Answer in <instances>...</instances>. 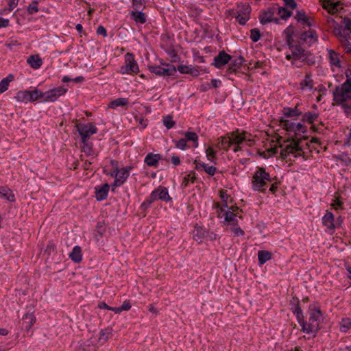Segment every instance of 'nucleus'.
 <instances>
[{"instance_id":"nucleus-18","label":"nucleus","mask_w":351,"mask_h":351,"mask_svg":"<svg viewBox=\"0 0 351 351\" xmlns=\"http://www.w3.org/2000/svg\"><path fill=\"white\" fill-rule=\"evenodd\" d=\"M208 235V231L202 226L196 225L193 231V238L199 243Z\"/></svg>"},{"instance_id":"nucleus-39","label":"nucleus","mask_w":351,"mask_h":351,"mask_svg":"<svg viewBox=\"0 0 351 351\" xmlns=\"http://www.w3.org/2000/svg\"><path fill=\"white\" fill-rule=\"evenodd\" d=\"M206 156L207 159L210 161L211 162H213L216 164L217 160V150L214 149L212 146H208L206 150H205Z\"/></svg>"},{"instance_id":"nucleus-3","label":"nucleus","mask_w":351,"mask_h":351,"mask_svg":"<svg viewBox=\"0 0 351 351\" xmlns=\"http://www.w3.org/2000/svg\"><path fill=\"white\" fill-rule=\"evenodd\" d=\"M269 173L263 167H258L252 178V188L255 191L265 193L268 182H273Z\"/></svg>"},{"instance_id":"nucleus-61","label":"nucleus","mask_w":351,"mask_h":351,"mask_svg":"<svg viewBox=\"0 0 351 351\" xmlns=\"http://www.w3.org/2000/svg\"><path fill=\"white\" fill-rule=\"evenodd\" d=\"M343 203L341 202L339 198H336L333 200V202L331 204V206L337 210L338 209H343Z\"/></svg>"},{"instance_id":"nucleus-50","label":"nucleus","mask_w":351,"mask_h":351,"mask_svg":"<svg viewBox=\"0 0 351 351\" xmlns=\"http://www.w3.org/2000/svg\"><path fill=\"white\" fill-rule=\"evenodd\" d=\"M251 40L256 43L261 38V32L258 28H253L250 30V36Z\"/></svg>"},{"instance_id":"nucleus-6","label":"nucleus","mask_w":351,"mask_h":351,"mask_svg":"<svg viewBox=\"0 0 351 351\" xmlns=\"http://www.w3.org/2000/svg\"><path fill=\"white\" fill-rule=\"evenodd\" d=\"M76 128L81 136L82 143L87 141L92 134H96L98 131L93 123H79L76 125Z\"/></svg>"},{"instance_id":"nucleus-28","label":"nucleus","mask_w":351,"mask_h":351,"mask_svg":"<svg viewBox=\"0 0 351 351\" xmlns=\"http://www.w3.org/2000/svg\"><path fill=\"white\" fill-rule=\"evenodd\" d=\"M274 12L271 10L264 11L259 16L260 23L263 25L271 23L273 20Z\"/></svg>"},{"instance_id":"nucleus-36","label":"nucleus","mask_w":351,"mask_h":351,"mask_svg":"<svg viewBox=\"0 0 351 351\" xmlns=\"http://www.w3.org/2000/svg\"><path fill=\"white\" fill-rule=\"evenodd\" d=\"M329 60L330 64L332 66H335L336 67L340 68L341 64H340V60L339 58V54L336 53L332 49L329 50Z\"/></svg>"},{"instance_id":"nucleus-4","label":"nucleus","mask_w":351,"mask_h":351,"mask_svg":"<svg viewBox=\"0 0 351 351\" xmlns=\"http://www.w3.org/2000/svg\"><path fill=\"white\" fill-rule=\"evenodd\" d=\"M139 71L138 65L134 59L132 53H127L125 55L124 64L120 67L119 73L122 75L130 74L136 75Z\"/></svg>"},{"instance_id":"nucleus-58","label":"nucleus","mask_w":351,"mask_h":351,"mask_svg":"<svg viewBox=\"0 0 351 351\" xmlns=\"http://www.w3.org/2000/svg\"><path fill=\"white\" fill-rule=\"evenodd\" d=\"M56 245L53 243L49 241L46 247L45 253L49 256L56 251Z\"/></svg>"},{"instance_id":"nucleus-64","label":"nucleus","mask_w":351,"mask_h":351,"mask_svg":"<svg viewBox=\"0 0 351 351\" xmlns=\"http://www.w3.org/2000/svg\"><path fill=\"white\" fill-rule=\"evenodd\" d=\"M219 196H220L221 199H222V201L223 202V203H225L226 207H228L227 202H228V199L230 196L227 194L226 191L221 190L219 191Z\"/></svg>"},{"instance_id":"nucleus-60","label":"nucleus","mask_w":351,"mask_h":351,"mask_svg":"<svg viewBox=\"0 0 351 351\" xmlns=\"http://www.w3.org/2000/svg\"><path fill=\"white\" fill-rule=\"evenodd\" d=\"M297 132H301L304 134L306 133L307 132V128L302 125V123H298L297 124H295V135H297Z\"/></svg>"},{"instance_id":"nucleus-7","label":"nucleus","mask_w":351,"mask_h":351,"mask_svg":"<svg viewBox=\"0 0 351 351\" xmlns=\"http://www.w3.org/2000/svg\"><path fill=\"white\" fill-rule=\"evenodd\" d=\"M251 11L252 9L249 4H238V10L235 14L232 15V17H235L240 25H245L250 19Z\"/></svg>"},{"instance_id":"nucleus-51","label":"nucleus","mask_w":351,"mask_h":351,"mask_svg":"<svg viewBox=\"0 0 351 351\" xmlns=\"http://www.w3.org/2000/svg\"><path fill=\"white\" fill-rule=\"evenodd\" d=\"M110 335L111 332L110 329L101 330L99 332V340L103 341L104 342L101 343H104L107 341Z\"/></svg>"},{"instance_id":"nucleus-37","label":"nucleus","mask_w":351,"mask_h":351,"mask_svg":"<svg viewBox=\"0 0 351 351\" xmlns=\"http://www.w3.org/2000/svg\"><path fill=\"white\" fill-rule=\"evenodd\" d=\"M280 125L287 132H294L295 123L283 118L280 119Z\"/></svg>"},{"instance_id":"nucleus-15","label":"nucleus","mask_w":351,"mask_h":351,"mask_svg":"<svg viewBox=\"0 0 351 351\" xmlns=\"http://www.w3.org/2000/svg\"><path fill=\"white\" fill-rule=\"evenodd\" d=\"M322 223L328 229L334 230L337 225H335V217L332 212L327 211L324 216L322 217Z\"/></svg>"},{"instance_id":"nucleus-44","label":"nucleus","mask_w":351,"mask_h":351,"mask_svg":"<svg viewBox=\"0 0 351 351\" xmlns=\"http://www.w3.org/2000/svg\"><path fill=\"white\" fill-rule=\"evenodd\" d=\"M185 139L187 141H192L193 144V147L197 148L198 147V136L195 132H186L184 133Z\"/></svg>"},{"instance_id":"nucleus-52","label":"nucleus","mask_w":351,"mask_h":351,"mask_svg":"<svg viewBox=\"0 0 351 351\" xmlns=\"http://www.w3.org/2000/svg\"><path fill=\"white\" fill-rule=\"evenodd\" d=\"M163 123L167 129L173 128L176 124L172 117L169 115L163 117Z\"/></svg>"},{"instance_id":"nucleus-40","label":"nucleus","mask_w":351,"mask_h":351,"mask_svg":"<svg viewBox=\"0 0 351 351\" xmlns=\"http://www.w3.org/2000/svg\"><path fill=\"white\" fill-rule=\"evenodd\" d=\"M196 174L194 171H191L183 178L182 186L187 187L190 182L194 183L197 180Z\"/></svg>"},{"instance_id":"nucleus-34","label":"nucleus","mask_w":351,"mask_h":351,"mask_svg":"<svg viewBox=\"0 0 351 351\" xmlns=\"http://www.w3.org/2000/svg\"><path fill=\"white\" fill-rule=\"evenodd\" d=\"M300 86L302 90H304L305 88H308L309 90L313 89V81L311 79V74H306L304 80L300 83Z\"/></svg>"},{"instance_id":"nucleus-42","label":"nucleus","mask_w":351,"mask_h":351,"mask_svg":"<svg viewBox=\"0 0 351 351\" xmlns=\"http://www.w3.org/2000/svg\"><path fill=\"white\" fill-rule=\"evenodd\" d=\"M24 321L23 324H25V327L29 330L36 322V317L32 313H26L23 317Z\"/></svg>"},{"instance_id":"nucleus-1","label":"nucleus","mask_w":351,"mask_h":351,"mask_svg":"<svg viewBox=\"0 0 351 351\" xmlns=\"http://www.w3.org/2000/svg\"><path fill=\"white\" fill-rule=\"evenodd\" d=\"M308 321L307 322L306 328H304V332L306 334H313L315 337L321 329L320 321L322 317V313L320 307L315 304H311L308 306Z\"/></svg>"},{"instance_id":"nucleus-57","label":"nucleus","mask_w":351,"mask_h":351,"mask_svg":"<svg viewBox=\"0 0 351 351\" xmlns=\"http://www.w3.org/2000/svg\"><path fill=\"white\" fill-rule=\"evenodd\" d=\"M83 143V147H82V152L86 153L87 156H89L91 154L92 149H93V145L92 143H88L87 141Z\"/></svg>"},{"instance_id":"nucleus-59","label":"nucleus","mask_w":351,"mask_h":351,"mask_svg":"<svg viewBox=\"0 0 351 351\" xmlns=\"http://www.w3.org/2000/svg\"><path fill=\"white\" fill-rule=\"evenodd\" d=\"M295 33V27L293 25H290L283 32L285 37H291Z\"/></svg>"},{"instance_id":"nucleus-22","label":"nucleus","mask_w":351,"mask_h":351,"mask_svg":"<svg viewBox=\"0 0 351 351\" xmlns=\"http://www.w3.org/2000/svg\"><path fill=\"white\" fill-rule=\"evenodd\" d=\"M302 121L307 123L308 124H313L315 121L317 119L319 116L318 112H307L302 113Z\"/></svg>"},{"instance_id":"nucleus-25","label":"nucleus","mask_w":351,"mask_h":351,"mask_svg":"<svg viewBox=\"0 0 351 351\" xmlns=\"http://www.w3.org/2000/svg\"><path fill=\"white\" fill-rule=\"evenodd\" d=\"M282 112L285 117H295L302 114V112L300 110L297 106L295 108L285 107Z\"/></svg>"},{"instance_id":"nucleus-12","label":"nucleus","mask_w":351,"mask_h":351,"mask_svg":"<svg viewBox=\"0 0 351 351\" xmlns=\"http://www.w3.org/2000/svg\"><path fill=\"white\" fill-rule=\"evenodd\" d=\"M232 58V57L230 55L223 50L219 51L218 55L214 58L213 62L211 65L217 69H221L223 66L227 64Z\"/></svg>"},{"instance_id":"nucleus-8","label":"nucleus","mask_w":351,"mask_h":351,"mask_svg":"<svg viewBox=\"0 0 351 351\" xmlns=\"http://www.w3.org/2000/svg\"><path fill=\"white\" fill-rule=\"evenodd\" d=\"M230 135L232 138V144L241 145L244 142L247 143V145L249 146H252L254 144V141L250 138L251 134L247 132L239 133V130H237L236 131L232 132Z\"/></svg>"},{"instance_id":"nucleus-53","label":"nucleus","mask_w":351,"mask_h":351,"mask_svg":"<svg viewBox=\"0 0 351 351\" xmlns=\"http://www.w3.org/2000/svg\"><path fill=\"white\" fill-rule=\"evenodd\" d=\"M39 10L40 9L38 8V4L36 1H32L27 7V12L29 14H34Z\"/></svg>"},{"instance_id":"nucleus-14","label":"nucleus","mask_w":351,"mask_h":351,"mask_svg":"<svg viewBox=\"0 0 351 351\" xmlns=\"http://www.w3.org/2000/svg\"><path fill=\"white\" fill-rule=\"evenodd\" d=\"M162 159V156L160 154L148 153L145 159L144 162L149 167H158L159 161Z\"/></svg>"},{"instance_id":"nucleus-47","label":"nucleus","mask_w":351,"mask_h":351,"mask_svg":"<svg viewBox=\"0 0 351 351\" xmlns=\"http://www.w3.org/2000/svg\"><path fill=\"white\" fill-rule=\"evenodd\" d=\"M291 50V54H287L286 56V59L290 60L291 59H299V52L300 48L299 45H295L294 47H291L289 48Z\"/></svg>"},{"instance_id":"nucleus-32","label":"nucleus","mask_w":351,"mask_h":351,"mask_svg":"<svg viewBox=\"0 0 351 351\" xmlns=\"http://www.w3.org/2000/svg\"><path fill=\"white\" fill-rule=\"evenodd\" d=\"M29 90H19L16 93L14 99L19 102L27 104L29 102Z\"/></svg>"},{"instance_id":"nucleus-29","label":"nucleus","mask_w":351,"mask_h":351,"mask_svg":"<svg viewBox=\"0 0 351 351\" xmlns=\"http://www.w3.org/2000/svg\"><path fill=\"white\" fill-rule=\"evenodd\" d=\"M27 63L30 65V66L34 69H39L42 64L43 60L38 56V55L31 56L27 59Z\"/></svg>"},{"instance_id":"nucleus-13","label":"nucleus","mask_w":351,"mask_h":351,"mask_svg":"<svg viewBox=\"0 0 351 351\" xmlns=\"http://www.w3.org/2000/svg\"><path fill=\"white\" fill-rule=\"evenodd\" d=\"M308 136H304L302 137V139H307ZM287 142H290V144L287 145L286 147L284 149L285 152H287L289 154H294L295 152H302V147L300 145L302 138H300L298 140L295 139L294 138H288Z\"/></svg>"},{"instance_id":"nucleus-27","label":"nucleus","mask_w":351,"mask_h":351,"mask_svg":"<svg viewBox=\"0 0 351 351\" xmlns=\"http://www.w3.org/2000/svg\"><path fill=\"white\" fill-rule=\"evenodd\" d=\"M218 139L220 141L222 149L226 152H227L232 145V141L230 134H228L226 136H220L218 138Z\"/></svg>"},{"instance_id":"nucleus-2","label":"nucleus","mask_w":351,"mask_h":351,"mask_svg":"<svg viewBox=\"0 0 351 351\" xmlns=\"http://www.w3.org/2000/svg\"><path fill=\"white\" fill-rule=\"evenodd\" d=\"M345 75L346 81L341 86H336L332 91L333 100L337 103L351 99V67L348 68Z\"/></svg>"},{"instance_id":"nucleus-11","label":"nucleus","mask_w":351,"mask_h":351,"mask_svg":"<svg viewBox=\"0 0 351 351\" xmlns=\"http://www.w3.org/2000/svg\"><path fill=\"white\" fill-rule=\"evenodd\" d=\"M298 37L300 40L306 43L308 47H311L313 43H317L318 41V35L317 32L312 29L300 33Z\"/></svg>"},{"instance_id":"nucleus-10","label":"nucleus","mask_w":351,"mask_h":351,"mask_svg":"<svg viewBox=\"0 0 351 351\" xmlns=\"http://www.w3.org/2000/svg\"><path fill=\"white\" fill-rule=\"evenodd\" d=\"M149 71L158 76H172L176 73V68L171 64H167L166 67L160 66H148Z\"/></svg>"},{"instance_id":"nucleus-16","label":"nucleus","mask_w":351,"mask_h":351,"mask_svg":"<svg viewBox=\"0 0 351 351\" xmlns=\"http://www.w3.org/2000/svg\"><path fill=\"white\" fill-rule=\"evenodd\" d=\"M230 209L232 210V211L230 210H225L223 208H219L217 210V217L219 218H221L224 216L225 221L228 222L230 220H232V218L237 217V213H234L235 210L233 208V207H231Z\"/></svg>"},{"instance_id":"nucleus-62","label":"nucleus","mask_w":351,"mask_h":351,"mask_svg":"<svg viewBox=\"0 0 351 351\" xmlns=\"http://www.w3.org/2000/svg\"><path fill=\"white\" fill-rule=\"evenodd\" d=\"M134 10H139L143 3H145V0H132Z\"/></svg>"},{"instance_id":"nucleus-5","label":"nucleus","mask_w":351,"mask_h":351,"mask_svg":"<svg viewBox=\"0 0 351 351\" xmlns=\"http://www.w3.org/2000/svg\"><path fill=\"white\" fill-rule=\"evenodd\" d=\"M334 29L332 31L335 36L337 37H343L346 40V36L344 34V31L348 30L350 32V35L349 38H351V17L345 16L341 18L340 23L338 24L336 21L332 20Z\"/></svg>"},{"instance_id":"nucleus-17","label":"nucleus","mask_w":351,"mask_h":351,"mask_svg":"<svg viewBox=\"0 0 351 351\" xmlns=\"http://www.w3.org/2000/svg\"><path fill=\"white\" fill-rule=\"evenodd\" d=\"M178 71L180 73L183 74H189L193 77H197L199 74V71L196 67H193L192 66H186L180 64L178 65L176 71Z\"/></svg>"},{"instance_id":"nucleus-49","label":"nucleus","mask_w":351,"mask_h":351,"mask_svg":"<svg viewBox=\"0 0 351 351\" xmlns=\"http://www.w3.org/2000/svg\"><path fill=\"white\" fill-rule=\"evenodd\" d=\"M173 142L175 143L176 147L181 150H185L189 147L186 143V139L185 138H180L179 140L173 139Z\"/></svg>"},{"instance_id":"nucleus-24","label":"nucleus","mask_w":351,"mask_h":351,"mask_svg":"<svg viewBox=\"0 0 351 351\" xmlns=\"http://www.w3.org/2000/svg\"><path fill=\"white\" fill-rule=\"evenodd\" d=\"M69 257L74 263H80L82 260V248L78 245L75 246L69 254Z\"/></svg>"},{"instance_id":"nucleus-45","label":"nucleus","mask_w":351,"mask_h":351,"mask_svg":"<svg viewBox=\"0 0 351 351\" xmlns=\"http://www.w3.org/2000/svg\"><path fill=\"white\" fill-rule=\"evenodd\" d=\"M129 176V173L127 170L121 169L115 172L114 178H117L121 183L124 184Z\"/></svg>"},{"instance_id":"nucleus-21","label":"nucleus","mask_w":351,"mask_h":351,"mask_svg":"<svg viewBox=\"0 0 351 351\" xmlns=\"http://www.w3.org/2000/svg\"><path fill=\"white\" fill-rule=\"evenodd\" d=\"M130 15L131 19H133L136 23L144 24L147 21V16L145 14L139 10H132L130 12Z\"/></svg>"},{"instance_id":"nucleus-63","label":"nucleus","mask_w":351,"mask_h":351,"mask_svg":"<svg viewBox=\"0 0 351 351\" xmlns=\"http://www.w3.org/2000/svg\"><path fill=\"white\" fill-rule=\"evenodd\" d=\"M286 7L289 8L292 10L297 8V3L295 0H282Z\"/></svg>"},{"instance_id":"nucleus-56","label":"nucleus","mask_w":351,"mask_h":351,"mask_svg":"<svg viewBox=\"0 0 351 351\" xmlns=\"http://www.w3.org/2000/svg\"><path fill=\"white\" fill-rule=\"evenodd\" d=\"M204 171L209 176H213L217 172V168L215 166H209L208 165L206 164L204 168Z\"/></svg>"},{"instance_id":"nucleus-26","label":"nucleus","mask_w":351,"mask_h":351,"mask_svg":"<svg viewBox=\"0 0 351 351\" xmlns=\"http://www.w3.org/2000/svg\"><path fill=\"white\" fill-rule=\"evenodd\" d=\"M295 19L298 22L304 23L308 27L312 26V19L307 16L304 11H297Z\"/></svg>"},{"instance_id":"nucleus-20","label":"nucleus","mask_w":351,"mask_h":351,"mask_svg":"<svg viewBox=\"0 0 351 351\" xmlns=\"http://www.w3.org/2000/svg\"><path fill=\"white\" fill-rule=\"evenodd\" d=\"M244 61L245 60L241 56L234 59L230 64L228 71L230 73H236L241 68Z\"/></svg>"},{"instance_id":"nucleus-41","label":"nucleus","mask_w":351,"mask_h":351,"mask_svg":"<svg viewBox=\"0 0 351 351\" xmlns=\"http://www.w3.org/2000/svg\"><path fill=\"white\" fill-rule=\"evenodd\" d=\"M128 104L127 98H118L110 102L108 107L110 108L115 109L119 106H124Z\"/></svg>"},{"instance_id":"nucleus-46","label":"nucleus","mask_w":351,"mask_h":351,"mask_svg":"<svg viewBox=\"0 0 351 351\" xmlns=\"http://www.w3.org/2000/svg\"><path fill=\"white\" fill-rule=\"evenodd\" d=\"M289 305H290V310L292 311V313L297 311V310L302 309L300 304V300L299 298L294 295L291 298V299L289 301Z\"/></svg>"},{"instance_id":"nucleus-55","label":"nucleus","mask_w":351,"mask_h":351,"mask_svg":"<svg viewBox=\"0 0 351 351\" xmlns=\"http://www.w3.org/2000/svg\"><path fill=\"white\" fill-rule=\"evenodd\" d=\"M300 52H299V58H303L302 60H306V58L311 55V53L309 51L305 50L303 49L300 45H299Z\"/></svg>"},{"instance_id":"nucleus-48","label":"nucleus","mask_w":351,"mask_h":351,"mask_svg":"<svg viewBox=\"0 0 351 351\" xmlns=\"http://www.w3.org/2000/svg\"><path fill=\"white\" fill-rule=\"evenodd\" d=\"M278 14L280 15L282 20H287L292 15L293 12L291 10H288L285 7H279L278 8Z\"/></svg>"},{"instance_id":"nucleus-54","label":"nucleus","mask_w":351,"mask_h":351,"mask_svg":"<svg viewBox=\"0 0 351 351\" xmlns=\"http://www.w3.org/2000/svg\"><path fill=\"white\" fill-rule=\"evenodd\" d=\"M274 180L273 182H271L272 183H271L269 190L272 194L275 195L279 185L281 184V182L280 180H278L276 177H274Z\"/></svg>"},{"instance_id":"nucleus-23","label":"nucleus","mask_w":351,"mask_h":351,"mask_svg":"<svg viewBox=\"0 0 351 351\" xmlns=\"http://www.w3.org/2000/svg\"><path fill=\"white\" fill-rule=\"evenodd\" d=\"M0 198H5L10 202H14L16 200L12 191L5 186H0Z\"/></svg>"},{"instance_id":"nucleus-43","label":"nucleus","mask_w":351,"mask_h":351,"mask_svg":"<svg viewBox=\"0 0 351 351\" xmlns=\"http://www.w3.org/2000/svg\"><path fill=\"white\" fill-rule=\"evenodd\" d=\"M351 328V319L348 317L342 318L339 322V330L342 332H346Z\"/></svg>"},{"instance_id":"nucleus-19","label":"nucleus","mask_w":351,"mask_h":351,"mask_svg":"<svg viewBox=\"0 0 351 351\" xmlns=\"http://www.w3.org/2000/svg\"><path fill=\"white\" fill-rule=\"evenodd\" d=\"M110 186L106 183L101 186V188H95L96 199L98 201H102L107 198Z\"/></svg>"},{"instance_id":"nucleus-35","label":"nucleus","mask_w":351,"mask_h":351,"mask_svg":"<svg viewBox=\"0 0 351 351\" xmlns=\"http://www.w3.org/2000/svg\"><path fill=\"white\" fill-rule=\"evenodd\" d=\"M14 79V76L12 74H9L6 77L3 78L0 82V94L4 93L8 90L9 84Z\"/></svg>"},{"instance_id":"nucleus-9","label":"nucleus","mask_w":351,"mask_h":351,"mask_svg":"<svg viewBox=\"0 0 351 351\" xmlns=\"http://www.w3.org/2000/svg\"><path fill=\"white\" fill-rule=\"evenodd\" d=\"M68 91V88L64 86H60L46 92H43V102H54L60 97L64 95Z\"/></svg>"},{"instance_id":"nucleus-31","label":"nucleus","mask_w":351,"mask_h":351,"mask_svg":"<svg viewBox=\"0 0 351 351\" xmlns=\"http://www.w3.org/2000/svg\"><path fill=\"white\" fill-rule=\"evenodd\" d=\"M271 253L266 250H260L258 252V260L260 265L265 264L267 261L271 259Z\"/></svg>"},{"instance_id":"nucleus-30","label":"nucleus","mask_w":351,"mask_h":351,"mask_svg":"<svg viewBox=\"0 0 351 351\" xmlns=\"http://www.w3.org/2000/svg\"><path fill=\"white\" fill-rule=\"evenodd\" d=\"M156 190L158 191V199L166 202L171 200V197L169 196L168 190L166 187L159 186L156 189Z\"/></svg>"},{"instance_id":"nucleus-38","label":"nucleus","mask_w":351,"mask_h":351,"mask_svg":"<svg viewBox=\"0 0 351 351\" xmlns=\"http://www.w3.org/2000/svg\"><path fill=\"white\" fill-rule=\"evenodd\" d=\"M293 313L295 315L296 319H297L298 324L301 326L302 331L304 332V328H306V326H307V321L304 320V317L302 310V309H300L299 311L297 310V311L293 312Z\"/></svg>"},{"instance_id":"nucleus-33","label":"nucleus","mask_w":351,"mask_h":351,"mask_svg":"<svg viewBox=\"0 0 351 351\" xmlns=\"http://www.w3.org/2000/svg\"><path fill=\"white\" fill-rule=\"evenodd\" d=\"M43 92L38 90V88H35L33 90H29V102H35L39 99H44Z\"/></svg>"}]
</instances>
